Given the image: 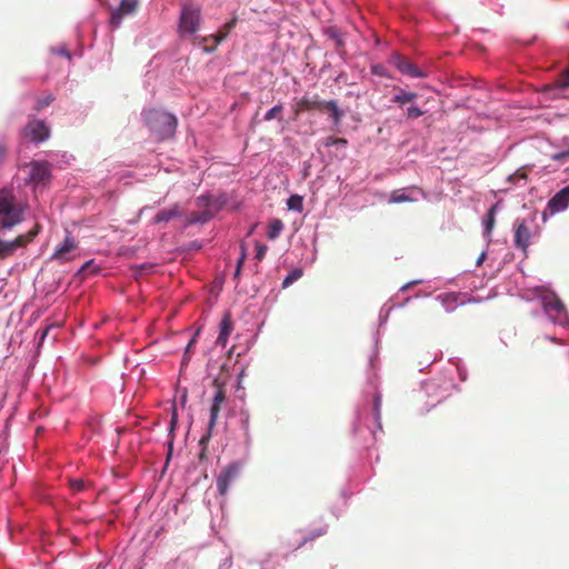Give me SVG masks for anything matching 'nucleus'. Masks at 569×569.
<instances>
[{
    "instance_id": "1",
    "label": "nucleus",
    "mask_w": 569,
    "mask_h": 569,
    "mask_svg": "<svg viewBox=\"0 0 569 569\" xmlns=\"http://www.w3.org/2000/svg\"><path fill=\"white\" fill-rule=\"evenodd\" d=\"M26 208L12 190L0 189V232L11 230L21 223L24 220Z\"/></svg>"
},
{
    "instance_id": "2",
    "label": "nucleus",
    "mask_w": 569,
    "mask_h": 569,
    "mask_svg": "<svg viewBox=\"0 0 569 569\" xmlns=\"http://www.w3.org/2000/svg\"><path fill=\"white\" fill-rule=\"evenodd\" d=\"M144 121L159 140L172 137L177 128V119L173 114L154 109L144 113Z\"/></svg>"
},
{
    "instance_id": "3",
    "label": "nucleus",
    "mask_w": 569,
    "mask_h": 569,
    "mask_svg": "<svg viewBox=\"0 0 569 569\" xmlns=\"http://www.w3.org/2000/svg\"><path fill=\"white\" fill-rule=\"evenodd\" d=\"M40 226L36 224L29 232L19 234L11 241H7L0 238V260L12 257L18 249L24 248L30 243L39 233Z\"/></svg>"
},
{
    "instance_id": "4",
    "label": "nucleus",
    "mask_w": 569,
    "mask_h": 569,
    "mask_svg": "<svg viewBox=\"0 0 569 569\" xmlns=\"http://www.w3.org/2000/svg\"><path fill=\"white\" fill-rule=\"evenodd\" d=\"M201 22V9L192 4L182 7L179 30L182 34H193L199 30Z\"/></svg>"
},
{
    "instance_id": "5",
    "label": "nucleus",
    "mask_w": 569,
    "mask_h": 569,
    "mask_svg": "<svg viewBox=\"0 0 569 569\" xmlns=\"http://www.w3.org/2000/svg\"><path fill=\"white\" fill-rule=\"evenodd\" d=\"M542 306L548 317L559 325H565L568 313L562 301L555 295H547L542 298Z\"/></svg>"
},
{
    "instance_id": "6",
    "label": "nucleus",
    "mask_w": 569,
    "mask_h": 569,
    "mask_svg": "<svg viewBox=\"0 0 569 569\" xmlns=\"http://www.w3.org/2000/svg\"><path fill=\"white\" fill-rule=\"evenodd\" d=\"M23 136L30 141L39 143L49 138L50 129L42 120H30L22 131Z\"/></svg>"
},
{
    "instance_id": "7",
    "label": "nucleus",
    "mask_w": 569,
    "mask_h": 569,
    "mask_svg": "<svg viewBox=\"0 0 569 569\" xmlns=\"http://www.w3.org/2000/svg\"><path fill=\"white\" fill-rule=\"evenodd\" d=\"M28 181L34 184L46 183L50 179V164L46 161H33L24 167Z\"/></svg>"
},
{
    "instance_id": "8",
    "label": "nucleus",
    "mask_w": 569,
    "mask_h": 569,
    "mask_svg": "<svg viewBox=\"0 0 569 569\" xmlns=\"http://www.w3.org/2000/svg\"><path fill=\"white\" fill-rule=\"evenodd\" d=\"M391 63L403 74H408L411 78H426L427 73L421 71L415 63L408 58L393 53L391 56Z\"/></svg>"
},
{
    "instance_id": "9",
    "label": "nucleus",
    "mask_w": 569,
    "mask_h": 569,
    "mask_svg": "<svg viewBox=\"0 0 569 569\" xmlns=\"http://www.w3.org/2000/svg\"><path fill=\"white\" fill-rule=\"evenodd\" d=\"M139 6V0H121L119 7L111 9L110 22L118 28L124 17L133 14Z\"/></svg>"
},
{
    "instance_id": "10",
    "label": "nucleus",
    "mask_w": 569,
    "mask_h": 569,
    "mask_svg": "<svg viewBox=\"0 0 569 569\" xmlns=\"http://www.w3.org/2000/svg\"><path fill=\"white\" fill-rule=\"evenodd\" d=\"M224 401H226V392H224V390L221 387H219L217 389L214 396H213L212 405H211V408H210V419H209V423H208V435L203 436L201 438L200 443H203L204 441H207L210 438L211 430L213 429V427L217 423V420H218V417H219V412H220V409H221V405Z\"/></svg>"
},
{
    "instance_id": "11",
    "label": "nucleus",
    "mask_w": 569,
    "mask_h": 569,
    "mask_svg": "<svg viewBox=\"0 0 569 569\" xmlns=\"http://www.w3.org/2000/svg\"><path fill=\"white\" fill-rule=\"evenodd\" d=\"M239 471V466L237 463H231L220 472L217 479V488L220 495H227L230 483L237 479Z\"/></svg>"
},
{
    "instance_id": "12",
    "label": "nucleus",
    "mask_w": 569,
    "mask_h": 569,
    "mask_svg": "<svg viewBox=\"0 0 569 569\" xmlns=\"http://www.w3.org/2000/svg\"><path fill=\"white\" fill-rule=\"evenodd\" d=\"M325 101L320 100L319 96H303L293 107L295 120L298 119L300 113L305 111L320 110L322 111Z\"/></svg>"
},
{
    "instance_id": "13",
    "label": "nucleus",
    "mask_w": 569,
    "mask_h": 569,
    "mask_svg": "<svg viewBox=\"0 0 569 569\" xmlns=\"http://www.w3.org/2000/svg\"><path fill=\"white\" fill-rule=\"evenodd\" d=\"M530 238L531 232L526 222H517L515 229V246L526 252L530 243Z\"/></svg>"
},
{
    "instance_id": "14",
    "label": "nucleus",
    "mask_w": 569,
    "mask_h": 569,
    "mask_svg": "<svg viewBox=\"0 0 569 569\" xmlns=\"http://www.w3.org/2000/svg\"><path fill=\"white\" fill-rule=\"evenodd\" d=\"M76 240L67 236L63 243L56 249L52 259L58 260L60 262H67L73 258L71 253L73 250H76Z\"/></svg>"
},
{
    "instance_id": "15",
    "label": "nucleus",
    "mask_w": 569,
    "mask_h": 569,
    "mask_svg": "<svg viewBox=\"0 0 569 569\" xmlns=\"http://www.w3.org/2000/svg\"><path fill=\"white\" fill-rule=\"evenodd\" d=\"M569 206V186L558 191L548 202L552 212L565 210Z\"/></svg>"
},
{
    "instance_id": "16",
    "label": "nucleus",
    "mask_w": 569,
    "mask_h": 569,
    "mask_svg": "<svg viewBox=\"0 0 569 569\" xmlns=\"http://www.w3.org/2000/svg\"><path fill=\"white\" fill-rule=\"evenodd\" d=\"M182 212L180 210V206L178 203L172 204L169 208L160 210L154 217H153V223H162L168 222L174 218L181 217Z\"/></svg>"
},
{
    "instance_id": "17",
    "label": "nucleus",
    "mask_w": 569,
    "mask_h": 569,
    "mask_svg": "<svg viewBox=\"0 0 569 569\" xmlns=\"http://www.w3.org/2000/svg\"><path fill=\"white\" fill-rule=\"evenodd\" d=\"M232 331V321L229 313H226L220 322V332L217 338V343L226 347L228 338Z\"/></svg>"
},
{
    "instance_id": "18",
    "label": "nucleus",
    "mask_w": 569,
    "mask_h": 569,
    "mask_svg": "<svg viewBox=\"0 0 569 569\" xmlns=\"http://www.w3.org/2000/svg\"><path fill=\"white\" fill-rule=\"evenodd\" d=\"M322 111H328L337 126L341 122L343 111L338 107L335 100L325 101Z\"/></svg>"
},
{
    "instance_id": "19",
    "label": "nucleus",
    "mask_w": 569,
    "mask_h": 569,
    "mask_svg": "<svg viewBox=\"0 0 569 569\" xmlns=\"http://www.w3.org/2000/svg\"><path fill=\"white\" fill-rule=\"evenodd\" d=\"M418 94L416 92L398 89L397 93L392 97L391 101L397 103L399 107H402L416 100Z\"/></svg>"
},
{
    "instance_id": "20",
    "label": "nucleus",
    "mask_w": 569,
    "mask_h": 569,
    "mask_svg": "<svg viewBox=\"0 0 569 569\" xmlns=\"http://www.w3.org/2000/svg\"><path fill=\"white\" fill-rule=\"evenodd\" d=\"M497 207L498 204L491 206V208L487 212V218L485 220V236L487 238H490L491 232L495 228Z\"/></svg>"
},
{
    "instance_id": "21",
    "label": "nucleus",
    "mask_w": 569,
    "mask_h": 569,
    "mask_svg": "<svg viewBox=\"0 0 569 569\" xmlns=\"http://www.w3.org/2000/svg\"><path fill=\"white\" fill-rule=\"evenodd\" d=\"M283 229V222L280 219H273L269 224L268 238L274 240Z\"/></svg>"
},
{
    "instance_id": "22",
    "label": "nucleus",
    "mask_w": 569,
    "mask_h": 569,
    "mask_svg": "<svg viewBox=\"0 0 569 569\" xmlns=\"http://www.w3.org/2000/svg\"><path fill=\"white\" fill-rule=\"evenodd\" d=\"M282 111H283V104L280 102L272 107L263 117L264 121H271L273 119H278L279 121H282Z\"/></svg>"
},
{
    "instance_id": "23",
    "label": "nucleus",
    "mask_w": 569,
    "mask_h": 569,
    "mask_svg": "<svg viewBox=\"0 0 569 569\" xmlns=\"http://www.w3.org/2000/svg\"><path fill=\"white\" fill-rule=\"evenodd\" d=\"M287 206H288L289 210H295V211L301 212L303 209V199L301 196L292 194L288 199Z\"/></svg>"
},
{
    "instance_id": "24",
    "label": "nucleus",
    "mask_w": 569,
    "mask_h": 569,
    "mask_svg": "<svg viewBox=\"0 0 569 569\" xmlns=\"http://www.w3.org/2000/svg\"><path fill=\"white\" fill-rule=\"evenodd\" d=\"M347 144H348V140L345 139V138L327 137L323 140V146L325 147H331V146L347 147Z\"/></svg>"
},
{
    "instance_id": "25",
    "label": "nucleus",
    "mask_w": 569,
    "mask_h": 569,
    "mask_svg": "<svg viewBox=\"0 0 569 569\" xmlns=\"http://www.w3.org/2000/svg\"><path fill=\"white\" fill-rule=\"evenodd\" d=\"M391 202H395V203H401V202H407V201H412V198H410L408 194H406L405 192H401V191H395L392 192L391 194V199H390Z\"/></svg>"
},
{
    "instance_id": "26",
    "label": "nucleus",
    "mask_w": 569,
    "mask_h": 569,
    "mask_svg": "<svg viewBox=\"0 0 569 569\" xmlns=\"http://www.w3.org/2000/svg\"><path fill=\"white\" fill-rule=\"evenodd\" d=\"M301 274L302 272L300 270H293L284 278V280L282 281V287H289L291 283L298 280L301 277Z\"/></svg>"
},
{
    "instance_id": "27",
    "label": "nucleus",
    "mask_w": 569,
    "mask_h": 569,
    "mask_svg": "<svg viewBox=\"0 0 569 569\" xmlns=\"http://www.w3.org/2000/svg\"><path fill=\"white\" fill-rule=\"evenodd\" d=\"M52 101H53V96L52 94H48L44 98L38 99L37 104L34 107V110L36 111H40L43 108L50 106Z\"/></svg>"
},
{
    "instance_id": "28",
    "label": "nucleus",
    "mask_w": 569,
    "mask_h": 569,
    "mask_svg": "<svg viewBox=\"0 0 569 569\" xmlns=\"http://www.w3.org/2000/svg\"><path fill=\"white\" fill-rule=\"evenodd\" d=\"M407 118L409 119H417L425 114V112L417 106H411L407 109Z\"/></svg>"
},
{
    "instance_id": "29",
    "label": "nucleus",
    "mask_w": 569,
    "mask_h": 569,
    "mask_svg": "<svg viewBox=\"0 0 569 569\" xmlns=\"http://www.w3.org/2000/svg\"><path fill=\"white\" fill-rule=\"evenodd\" d=\"M246 260V249L243 247H241V256L238 260V263H237V268H236V271H234V278H238L241 273V268H242V264Z\"/></svg>"
},
{
    "instance_id": "30",
    "label": "nucleus",
    "mask_w": 569,
    "mask_h": 569,
    "mask_svg": "<svg viewBox=\"0 0 569 569\" xmlns=\"http://www.w3.org/2000/svg\"><path fill=\"white\" fill-rule=\"evenodd\" d=\"M70 486L76 492H79L84 489V481L81 479H73L70 481Z\"/></svg>"
},
{
    "instance_id": "31",
    "label": "nucleus",
    "mask_w": 569,
    "mask_h": 569,
    "mask_svg": "<svg viewBox=\"0 0 569 569\" xmlns=\"http://www.w3.org/2000/svg\"><path fill=\"white\" fill-rule=\"evenodd\" d=\"M267 249H268L267 246L257 243L256 259L261 261L266 256Z\"/></svg>"
},
{
    "instance_id": "32",
    "label": "nucleus",
    "mask_w": 569,
    "mask_h": 569,
    "mask_svg": "<svg viewBox=\"0 0 569 569\" xmlns=\"http://www.w3.org/2000/svg\"><path fill=\"white\" fill-rule=\"evenodd\" d=\"M177 425H178V413H177V410L173 409L172 415H171V419H170L169 435L173 433Z\"/></svg>"
},
{
    "instance_id": "33",
    "label": "nucleus",
    "mask_w": 569,
    "mask_h": 569,
    "mask_svg": "<svg viewBox=\"0 0 569 569\" xmlns=\"http://www.w3.org/2000/svg\"><path fill=\"white\" fill-rule=\"evenodd\" d=\"M8 154V147L4 142L0 141V166L6 161Z\"/></svg>"
},
{
    "instance_id": "34",
    "label": "nucleus",
    "mask_w": 569,
    "mask_h": 569,
    "mask_svg": "<svg viewBox=\"0 0 569 569\" xmlns=\"http://www.w3.org/2000/svg\"><path fill=\"white\" fill-rule=\"evenodd\" d=\"M567 158H569V149L551 156V159L555 161H561Z\"/></svg>"
},
{
    "instance_id": "35",
    "label": "nucleus",
    "mask_w": 569,
    "mask_h": 569,
    "mask_svg": "<svg viewBox=\"0 0 569 569\" xmlns=\"http://www.w3.org/2000/svg\"><path fill=\"white\" fill-rule=\"evenodd\" d=\"M228 37V31L219 30L214 36L216 44L220 43Z\"/></svg>"
},
{
    "instance_id": "36",
    "label": "nucleus",
    "mask_w": 569,
    "mask_h": 569,
    "mask_svg": "<svg viewBox=\"0 0 569 569\" xmlns=\"http://www.w3.org/2000/svg\"><path fill=\"white\" fill-rule=\"evenodd\" d=\"M527 174L520 170L516 171L512 176H510L509 180L515 182L517 179H526Z\"/></svg>"
},
{
    "instance_id": "37",
    "label": "nucleus",
    "mask_w": 569,
    "mask_h": 569,
    "mask_svg": "<svg viewBox=\"0 0 569 569\" xmlns=\"http://www.w3.org/2000/svg\"><path fill=\"white\" fill-rule=\"evenodd\" d=\"M234 24H236V19L231 20L230 22H227L221 30L228 31V33H229L230 30L234 27Z\"/></svg>"
},
{
    "instance_id": "38",
    "label": "nucleus",
    "mask_w": 569,
    "mask_h": 569,
    "mask_svg": "<svg viewBox=\"0 0 569 569\" xmlns=\"http://www.w3.org/2000/svg\"><path fill=\"white\" fill-rule=\"evenodd\" d=\"M486 257H487L486 252H481V254H480V256L478 257V259H477L476 264H477L478 267H479V266H481V264L483 263V261L486 260Z\"/></svg>"
},
{
    "instance_id": "39",
    "label": "nucleus",
    "mask_w": 569,
    "mask_h": 569,
    "mask_svg": "<svg viewBox=\"0 0 569 569\" xmlns=\"http://www.w3.org/2000/svg\"><path fill=\"white\" fill-rule=\"evenodd\" d=\"M172 449H173V439L171 438L170 441L168 442V459L171 457Z\"/></svg>"
},
{
    "instance_id": "40",
    "label": "nucleus",
    "mask_w": 569,
    "mask_h": 569,
    "mask_svg": "<svg viewBox=\"0 0 569 569\" xmlns=\"http://www.w3.org/2000/svg\"><path fill=\"white\" fill-rule=\"evenodd\" d=\"M196 339H197V335H194V337L189 341L188 346H187V350L186 352H188L190 350V348L192 347V345L196 342Z\"/></svg>"
},
{
    "instance_id": "41",
    "label": "nucleus",
    "mask_w": 569,
    "mask_h": 569,
    "mask_svg": "<svg viewBox=\"0 0 569 569\" xmlns=\"http://www.w3.org/2000/svg\"><path fill=\"white\" fill-rule=\"evenodd\" d=\"M61 54H63V56H66L68 59H70V54L68 53V51H67V50H62V51H61Z\"/></svg>"
},
{
    "instance_id": "42",
    "label": "nucleus",
    "mask_w": 569,
    "mask_h": 569,
    "mask_svg": "<svg viewBox=\"0 0 569 569\" xmlns=\"http://www.w3.org/2000/svg\"><path fill=\"white\" fill-rule=\"evenodd\" d=\"M48 331H49V327L44 329V331L42 333V339L47 336Z\"/></svg>"
},
{
    "instance_id": "43",
    "label": "nucleus",
    "mask_w": 569,
    "mask_h": 569,
    "mask_svg": "<svg viewBox=\"0 0 569 569\" xmlns=\"http://www.w3.org/2000/svg\"><path fill=\"white\" fill-rule=\"evenodd\" d=\"M379 406H380V401H379V399H376V410H378Z\"/></svg>"
},
{
    "instance_id": "44",
    "label": "nucleus",
    "mask_w": 569,
    "mask_h": 569,
    "mask_svg": "<svg viewBox=\"0 0 569 569\" xmlns=\"http://www.w3.org/2000/svg\"><path fill=\"white\" fill-rule=\"evenodd\" d=\"M243 425H244V428L247 429V428H248V419H246V420L243 421Z\"/></svg>"
},
{
    "instance_id": "45",
    "label": "nucleus",
    "mask_w": 569,
    "mask_h": 569,
    "mask_svg": "<svg viewBox=\"0 0 569 569\" xmlns=\"http://www.w3.org/2000/svg\"><path fill=\"white\" fill-rule=\"evenodd\" d=\"M337 43H338L339 46H340V44H342L341 39H337Z\"/></svg>"
},
{
    "instance_id": "46",
    "label": "nucleus",
    "mask_w": 569,
    "mask_h": 569,
    "mask_svg": "<svg viewBox=\"0 0 569 569\" xmlns=\"http://www.w3.org/2000/svg\"><path fill=\"white\" fill-rule=\"evenodd\" d=\"M305 542L306 540L301 541L298 547H301L302 545H305Z\"/></svg>"
}]
</instances>
